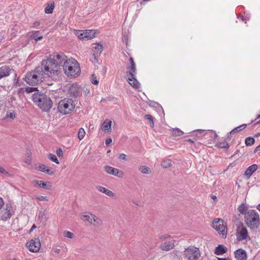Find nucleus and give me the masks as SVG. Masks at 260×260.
I'll return each mask as SVG.
<instances>
[{"mask_svg":"<svg viewBox=\"0 0 260 260\" xmlns=\"http://www.w3.org/2000/svg\"><path fill=\"white\" fill-rule=\"evenodd\" d=\"M260 148V144L255 148V152L258 151Z\"/></svg>","mask_w":260,"mask_h":260,"instance_id":"052dcab7","label":"nucleus"},{"mask_svg":"<svg viewBox=\"0 0 260 260\" xmlns=\"http://www.w3.org/2000/svg\"><path fill=\"white\" fill-rule=\"evenodd\" d=\"M128 83L133 87L138 89L140 87V84L135 78V75H133L132 78L127 77Z\"/></svg>","mask_w":260,"mask_h":260,"instance_id":"a211bd4d","label":"nucleus"},{"mask_svg":"<svg viewBox=\"0 0 260 260\" xmlns=\"http://www.w3.org/2000/svg\"><path fill=\"white\" fill-rule=\"evenodd\" d=\"M83 32L85 34V39L90 40L95 37V31L94 30H83Z\"/></svg>","mask_w":260,"mask_h":260,"instance_id":"5701e85b","label":"nucleus"},{"mask_svg":"<svg viewBox=\"0 0 260 260\" xmlns=\"http://www.w3.org/2000/svg\"><path fill=\"white\" fill-rule=\"evenodd\" d=\"M187 141L191 143H193L194 142V140L191 139H189L188 140H187Z\"/></svg>","mask_w":260,"mask_h":260,"instance_id":"680f3d73","label":"nucleus"},{"mask_svg":"<svg viewBox=\"0 0 260 260\" xmlns=\"http://www.w3.org/2000/svg\"><path fill=\"white\" fill-rule=\"evenodd\" d=\"M83 32V30H78L76 31L75 35L80 39H85L86 36Z\"/></svg>","mask_w":260,"mask_h":260,"instance_id":"473e14b6","label":"nucleus"},{"mask_svg":"<svg viewBox=\"0 0 260 260\" xmlns=\"http://www.w3.org/2000/svg\"><path fill=\"white\" fill-rule=\"evenodd\" d=\"M255 136L256 137L259 136H260V133H257Z\"/></svg>","mask_w":260,"mask_h":260,"instance_id":"69168bd1","label":"nucleus"},{"mask_svg":"<svg viewBox=\"0 0 260 260\" xmlns=\"http://www.w3.org/2000/svg\"><path fill=\"white\" fill-rule=\"evenodd\" d=\"M241 19L243 21L244 20V16H241Z\"/></svg>","mask_w":260,"mask_h":260,"instance_id":"338daca9","label":"nucleus"},{"mask_svg":"<svg viewBox=\"0 0 260 260\" xmlns=\"http://www.w3.org/2000/svg\"><path fill=\"white\" fill-rule=\"evenodd\" d=\"M43 70L40 67L34 71L27 73L24 78V81L30 85L35 86L41 83L44 79Z\"/></svg>","mask_w":260,"mask_h":260,"instance_id":"20e7f679","label":"nucleus"},{"mask_svg":"<svg viewBox=\"0 0 260 260\" xmlns=\"http://www.w3.org/2000/svg\"><path fill=\"white\" fill-rule=\"evenodd\" d=\"M34 184L36 186L43 188H50L51 187L49 182H44L41 180H35L34 181Z\"/></svg>","mask_w":260,"mask_h":260,"instance_id":"dca6fc26","label":"nucleus"},{"mask_svg":"<svg viewBox=\"0 0 260 260\" xmlns=\"http://www.w3.org/2000/svg\"><path fill=\"white\" fill-rule=\"evenodd\" d=\"M15 117V113L14 111L8 112L6 115V117L7 118H10L11 119H13Z\"/></svg>","mask_w":260,"mask_h":260,"instance_id":"4c0bfd02","label":"nucleus"},{"mask_svg":"<svg viewBox=\"0 0 260 260\" xmlns=\"http://www.w3.org/2000/svg\"><path fill=\"white\" fill-rule=\"evenodd\" d=\"M11 70V69L7 66L0 68V79L8 76L10 74Z\"/></svg>","mask_w":260,"mask_h":260,"instance_id":"6ab92c4d","label":"nucleus"},{"mask_svg":"<svg viewBox=\"0 0 260 260\" xmlns=\"http://www.w3.org/2000/svg\"><path fill=\"white\" fill-rule=\"evenodd\" d=\"M96 189L100 192L104 193L110 197H114L115 196V193L114 192H113L112 191L107 189L104 187L101 186H98L96 187Z\"/></svg>","mask_w":260,"mask_h":260,"instance_id":"412c9836","label":"nucleus"},{"mask_svg":"<svg viewBox=\"0 0 260 260\" xmlns=\"http://www.w3.org/2000/svg\"><path fill=\"white\" fill-rule=\"evenodd\" d=\"M182 256L186 260H197L201 256V252L198 247L190 246L184 249Z\"/></svg>","mask_w":260,"mask_h":260,"instance_id":"0eeeda50","label":"nucleus"},{"mask_svg":"<svg viewBox=\"0 0 260 260\" xmlns=\"http://www.w3.org/2000/svg\"><path fill=\"white\" fill-rule=\"evenodd\" d=\"M245 222L250 229H255L259 224V217L258 213L255 210H250L245 215Z\"/></svg>","mask_w":260,"mask_h":260,"instance_id":"423d86ee","label":"nucleus"},{"mask_svg":"<svg viewBox=\"0 0 260 260\" xmlns=\"http://www.w3.org/2000/svg\"><path fill=\"white\" fill-rule=\"evenodd\" d=\"M219 260H228L226 258H221V259H219Z\"/></svg>","mask_w":260,"mask_h":260,"instance_id":"774afa93","label":"nucleus"},{"mask_svg":"<svg viewBox=\"0 0 260 260\" xmlns=\"http://www.w3.org/2000/svg\"><path fill=\"white\" fill-rule=\"evenodd\" d=\"M91 82L92 84L97 85L99 83V81L97 80L96 76L93 74L91 78Z\"/></svg>","mask_w":260,"mask_h":260,"instance_id":"37998d69","label":"nucleus"},{"mask_svg":"<svg viewBox=\"0 0 260 260\" xmlns=\"http://www.w3.org/2000/svg\"><path fill=\"white\" fill-rule=\"evenodd\" d=\"M246 126H247L246 124H243L239 126H237V127L234 128L232 131H231L230 134H235L236 133L239 132L241 131V130L245 128Z\"/></svg>","mask_w":260,"mask_h":260,"instance_id":"c85d7f7f","label":"nucleus"},{"mask_svg":"<svg viewBox=\"0 0 260 260\" xmlns=\"http://www.w3.org/2000/svg\"><path fill=\"white\" fill-rule=\"evenodd\" d=\"M236 236L237 240L240 241L247 239L249 236L246 228L243 225L239 226L237 229Z\"/></svg>","mask_w":260,"mask_h":260,"instance_id":"9d476101","label":"nucleus"},{"mask_svg":"<svg viewBox=\"0 0 260 260\" xmlns=\"http://www.w3.org/2000/svg\"><path fill=\"white\" fill-rule=\"evenodd\" d=\"M46 214L45 211H40L39 214V218L43 219H46Z\"/></svg>","mask_w":260,"mask_h":260,"instance_id":"de8ad7c7","label":"nucleus"},{"mask_svg":"<svg viewBox=\"0 0 260 260\" xmlns=\"http://www.w3.org/2000/svg\"><path fill=\"white\" fill-rule=\"evenodd\" d=\"M139 170L143 174H149L151 173L150 169L145 166H140Z\"/></svg>","mask_w":260,"mask_h":260,"instance_id":"bb28decb","label":"nucleus"},{"mask_svg":"<svg viewBox=\"0 0 260 260\" xmlns=\"http://www.w3.org/2000/svg\"><path fill=\"white\" fill-rule=\"evenodd\" d=\"M54 3L53 1L51 2L45 8V12L46 14H51L54 9Z\"/></svg>","mask_w":260,"mask_h":260,"instance_id":"b1692460","label":"nucleus"},{"mask_svg":"<svg viewBox=\"0 0 260 260\" xmlns=\"http://www.w3.org/2000/svg\"><path fill=\"white\" fill-rule=\"evenodd\" d=\"M118 158L119 159L123 160H127V155L124 153H121V154H119Z\"/></svg>","mask_w":260,"mask_h":260,"instance_id":"79ce46f5","label":"nucleus"},{"mask_svg":"<svg viewBox=\"0 0 260 260\" xmlns=\"http://www.w3.org/2000/svg\"><path fill=\"white\" fill-rule=\"evenodd\" d=\"M174 247V242L173 241L165 242L160 246V248L162 250L169 251Z\"/></svg>","mask_w":260,"mask_h":260,"instance_id":"f3484780","label":"nucleus"},{"mask_svg":"<svg viewBox=\"0 0 260 260\" xmlns=\"http://www.w3.org/2000/svg\"><path fill=\"white\" fill-rule=\"evenodd\" d=\"M46 168L47 167L45 165L41 164L38 167V170L42 172H44Z\"/></svg>","mask_w":260,"mask_h":260,"instance_id":"c03bdc74","label":"nucleus"},{"mask_svg":"<svg viewBox=\"0 0 260 260\" xmlns=\"http://www.w3.org/2000/svg\"><path fill=\"white\" fill-rule=\"evenodd\" d=\"M144 118L149 120V121L150 122V126L151 127H154V122H153V117L151 115H149V114L145 115L144 116Z\"/></svg>","mask_w":260,"mask_h":260,"instance_id":"c9c22d12","label":"nucleus"},{"mask_svg":"<svg viewBox=\"0 0 260 260\" xmlns=\"http://www.w3.org/2000/svg\"><path fill=\"white\" fill-rule=\"evenodd\" d=\"M34 25L35 26H38V25H40V22H38V21H36V22H35L34 23Z\"/></svg>","mask_w":260,"mask_h":260,"instance_id":"4d7b16f0","label":"nucleus"},{"mask_svg":"<svg viewBox=\"0 0 260 260\" xmlns=\"http://www.w3.org/2000/svg\"><path fill=\"white\" fill-rule=\"evenodd\" d=\"M111 121L105 120L102 125V129L103 131L109 130L111 128Z\"/></svg>","mask_w":260,"mask_h":260,"instance_id":"cd10ccee","label":"nucleus"},{"mask_svg":"<svg viewBox=\"0 0 260 260\" xmlns=\"http://www.w3.org/2000/svg\"><path fill=\"white\" fill-rule=\"evenodd\" d=\"M218 146L219 147V148H229V145L226 143H219L218 144Z\"/></svg>","mask_w":260,"mask_h":260,"instance_id":"a18cd8bd","label":"nucleus"},{"mask_svg":"<svg viewBox=\"0 0 260 260\" xmlns=\"http://www.w3.org/2000/svg\"><path fill=\"white\" fill-rule=\"evenodd\" d=\"M26 247L32 252H38L41 247V242L39 238L31 239L26 243Z\"/></svg>","mask_w":260,"mask_h":260,"instance_id":"1a4fd4ad","label":"nucleus"},{"mask_svg":"<svg viewBox=\"0 0 260 260\" xmlns=\"http://www.w3.org/2000/svg\"><path fill=\"white\" fill-rule=\"evenodd\" d=\"M257 209L260 211V204L257 206Z\"/></svg>","mask_w":260,"mask_h":260,"instance_id":"e2e57ef3","label":"nucleus"},{"mask_svg":"<svg viewBox=\"0 0 260 260\" xmlns=\"http://www.w3.org/2000/svg\"><path fill=\"white\" fill-rule=\"evenodd\" d=\"M81 88L76 83L73 84L69 88V92L71 96L77 98L81 94Z\"/></svg>","mask_w":260,"mask_h":260,"instance_id":"ddd939ff","label":"nucleus"},{"mask_svg":"<svg viewBox=\"0 0 260 260\" xmlns=\"http://www.w3.org/2000/svg\"><path fill=\"white\" fill-rule=\"evenodd\" d=\"M12 214V207L10 204H6L5 208L0 212V218L6 220L10 218Z\"/></svg>","mask_w":260,"mask_h":260,"instance_id":"9b49d317","label":"nucleus"},{"mask_svg":"<svg viewBox=\"0 0 260 260\" xmlns=\"http://www.w3.org/2000/svg\"><path fill=\"white\" fill-rule=\"evenodd\" d=\"M54 251L57 253H58L60 252V249L58 248H55L54 249Z\"/></svg>","mask_w":260,"mask_h":260,"instance_id":"bf43d9fd","label":"nucleus"},{"mask_svg":"<svg viewBox=\"0 0 260 260\" xmlns=\"http://www.w3.org/2000/svg\"><path fill=\"white\" fill-rule=\"evenodd\" d=\"M238 210H239V212H240L241 213H244V209H243V207H240L238 208Z\"/></svg>","mask_w":260,"mask_h":260,"instance_id":"5fc2aeb1","label":"nucleus"},{"mask_svg":"<svg viewBox=\"0 0 260 260\" xmlns=\"http://www.w3.org/2000/svg\"><path fill=\"white\" fill-rule=\"evenodd\" d=\"M75 106L76 104L72 99H64L58 103L57 109L60 113L66 115L71 113Z\"/></svg>","mask_w":260,"mask_h":260,"instance_id":"39448f33","label":"nucleus"},{"mask_svg":"<svg viewBox=\"0 0 260 260\" xmlns=\"http://www.w3.org/2000/svg\"><path fill=\"white\" fill-rule=\"evenodd\" d=\"M212 226L222 237H226L227 234L226 223L222 219L219 218L214 219Z\"/></svg>","mask_w":260,"mask_h":260,"instance_id":"6e6552de","label":"nucleus"},{"mask_svg":"<svg viewBox=\"0 0 260 260\" xmlns=\"http://www.w3.org/2000/svg\"><path fill=\"white\" fill-rule=\"evenodd\" d=\"M94 54L100 55L103 51V46L99 44H94Z\"/></svg>","mask_w":260,"mask_h":260,"instance_id":"393cba45","label":"nucleus"},{"mask_svg":"<svg viewBox=\"0 0 260 260\" xmlns=\"http://www.w3.org/2000/svg\"><path fill=\"white\" fill-rule=\"evenodd\" d=\"M44 173H46L49 175H52L53 174V171L51 170V169L50 168L47 167Z\"/></svg>","mask_w":260,"mask_h":260,"instance_id":"09e8293b","label":"nucleus"},{"mask_svg":"<svg viewBox=\"0 0 260 260\" xmlns=\"http://www.w3.org/2000/svg\"><path fill=\"white\" fill-rule=\"evenodd\" d=\"M0 173L5 174L9 175V173L2 167L0 166Z\"/></svg>","mask_w":260,"mask_h":260,"instance_id":"8fccbe9b","label":"nucleus"},{"mask_svg":"<svg viewBox=\"0 0 260 260\" xmlns=\"http://www.w3.org/2000/svg\"><path fill=\"white\" fill-rule=\"evenodd\" d=\"M64 237L72 239L74 237L73 233L69 231H64L63 233Z\"/></svg>","mask_w":260,"mask_h":260,"instance_id":"58836bf2","label":"nucleus"},{"mask_svg":"<svg viewBox=\"0 0 260 260\" xmlns=\"http://www.w3.org/2000/svg\"><path fill=\"white\" fill-rule=\"evenodd\" d=\"M257 169V166L255 164L249 166L245 172L244 176L249 178Z\"/></svg>","mask_w":260,"mask_h":260,"instance_id":"aec40b11","label":"nucleus"},{"mask_svg":"<svg viewBox=\"0 0 260 260\" xmlns=\"http://www.w3.org/2000/svg\"><path fill=\"white\" fill-rule=\"evenodd\" d=\"M127 69L128 71L126 72V76L132 78V76L135 75L136 74V64L132 57L129 59V64Z\"/></svg>","mask_w":260,"mask_h":260,"instance_id":"4468645a","label":"nucleus"},{"mask_svg":"<svg viewBox=\"0 0 260 260\" xmlns=\"http://www.w3.org/2000/svg\"><path fill=\"white\" fill-rule=\"evenodd\" d=\"M64 58L63 64L62 66L64 73L68 76H78L80 72V67L77 61L70 58L66 59Z\"/></svg>","mask_w":260,"mask_h":260,"instance_id":"7ed1b4c3","label":"nucleus"},{"mask_svg":"<svg viewBox=\"0 0 260 260\" xmlns=\"http://www.w3.org/2000/svg\"><path fill=\"white\" fill-rule=\"evenodd\" d=\"M98 56L96 54H94L93 53L91 56V57H90V60L92 62H95L98 61L97 60V56Z\"/></svg>","mask_w":260,"mask_h":260,"instance_id":"49530a36","label":"nucleus"},{"mask_svg":"<svg viewBox=\"0 0 260 260\" xmlns=\"http://www.w3.org/2000/svg\"><path fill=\"white\" fill-rule=\"evenodd\" d=\"M85 135V131L83 128H80L78 133V138L80 140H82Z\"/></svg>","mask_w":260,"mask_h":260,"instance_id":"2f4dec72","label":"nucleus"},{"mask_svg":"<svg viewBox=\"0 0 260 260\" xmlns=\"http://www.w3.org/2000/svg\"><path fill=\"white\" fill-rule=\"evenodd\" d=\"M35 228H36V225L35 224H34L32 226V227H31V229L30 230V232H31L32 231H33Z\"/></svg>","mask_w":260,"mask_h":260,"instance_id":"13d9d810","label":"nucleus"},{"mask_svg":"<svg viewBox=\"0 0 260 260\" xmlns=\"http://www.w3.org/2000/svg\"><path fill=\"white\" fill-rule=\"evenodd\" d=\"M93 214L89 213L88 214L83 215V217L84 220L87 221L89 224L92 222V217L93 216Z\"/></svg>","mask_w":260,"mask_h":260,"instance_id":"7c9ffc66","label":"nucleus"},{"mask_svg":"<svg viewBox=\"0 0 260 260\" xmlns=\"http://www.w3.org/2000/svg\"><path fill=\"white\" fill-rule=\"evenodd\" d=\"M56 152V154L59 157L61 156L63 154L62 150L60 148L57 149Z\"/></svg>","mask_w":260,"mask_h":260,"instance_id":"3c124183","label":"nucleus"},{"mask_svg":"<svg viewBox=\"0 0 260 260\" xmlns=\"http://www.w3.org/2000/svg\"><path fill=\"white\" fill-rule=\"evenodd\" d=\"M112 139L111 138H108L105 141V144L107 145H108L110 144H111L112 143Z\"/></svg>","mask_w":260,"mask_h":260,"instance_id":"603ef678","label":"nucleus"},{"mask_svg":"<svg viewBox=\"0 0 260 260\" xmlns=\"http://www.w3.org/2000/svg\"><path fill=\"white\" fill-rule=\"evenodd\" d=\"M4 201L2 198L0 197V209L2 208L3 206L4 205Z\"/></svg>","mask_w":260,"mask_h":260,"instance_id":"864d4df0","label":"nucleus"},{"mask_svg":"<svg viewBox=\"0 0 260 260\" xmlns=\"http://www.w3.org/2000/svg\"><path fill=\"white\" fill-rule=\"evenodd\" d=\"M183 134V132L179 128H174L172 131V135L174 136H180Z\"/></svg>","mask_w":260,"mask_h":260,"instance_id":"f704fd0d","label":"nucleus"},{"mask_svg":"<svg viewBox=\"0 0 260 260\" xmlns=\"http://www.w3.org/2000/svg\"><path fill=\"white\" fill-rule=\"evenodd\" d=\"M36 90L38 91L37 87H28L25 88V91L27 93L32 92H34V91H35Z\"/></svg>","mask_w":260,"mask_h":260,"instance_id":"ea45409f","label":"nucleus"},{"mask_svg":"<svg viewBox=\"0 0 260 260\" xmlns=\"http://www.w3.org/2000/svg\"><path fill=\"white\" fill-rule=\"evenodd\" d=\"M254 142L255 140L254 138L252 137H248L246 138L245 141V144L247 146H251L254 143Z\"/></svg>","mask_w":260,"mask_h":260,"instance_id":"72a5a7b5","label":"nucleus"},{"mask_svg":"<svg viewBox=\"0 0 260 260\" xmlns=\"http://www.w3.org/2000/svg\"><path fill=\"white\" fill-rule=\"evenodd\" d=\"M32 101L43 112H48L53 106V102L49 97L40 92L32 95Z\"/></svg>","mask_w":260,"mask_h":260,"instance_id":"f03ea898","label":"nucleus"},{"mask_svg":"<svg viewBox=\"0 0 260 260\" xmlns=\"http://www.w3.org/2000/svg\"><path fill=\"white\" fill-rule=\"evenodd\" d=\"M212 199H213V200H215V199H216V196H213L212 197Z\"/></svg>","mask_w":260,"mask_h":260,"instance_id":"0e129e2a","label":"nucleus"},{"mask_svg":"<svg viewBox=\"0 0 260 260\" xmlns=\"http://www.w3.org/2000/svg\"><path fill=\"white\" fill-rule=\"evenodd\" d=\"M105 172L110 175H114L117 177L123 178L124 176V173L122 171L118 169L113 168L109 166H106L104 167Z\"/></svg>","mask_w":260,"mask_h":260,"instance_id":"f8f14e48","label":"nucleus"},{"mask_svg":"<svg viewBox=\"0 0 260 260\" xmlns=\"http://www.w3.org/2000/svg\"><path fill=\"white\" fill-rule=\"evenodd\" d=\"M42 38H43V37L42 36H41V37H39L38 38H35V40H36V41H38L39 40H41Z\"/></svg>","mask_w":260,"mask_h":260,"instance_id":"6e6d98bb","label":"nucleus"},{"mask_svg":"<svg viewBox=\"0 0 260 260\" xmlns=\"http://www.w3.org/2000/svg\"><path fill=\"white\" fill-rule=\"evenodd\" d=\"M235 256L237 260H246L247 258L246 251L242 249H238L234 252Z\"/></svg>","mask_w":260,"mask_h":260,"instance_id":"2eb2a0df","label":"nucleus"},{"mask_svg":"<svg viewBox=\"0 0 260 260\" xmlns=\"http://www.w3.org/2000/svg\"><path fill=\"white\" fill-rule=\"evenodd\" d=\"M35 199L40 201L47 202L48 201V199L47 197H44L42 196H37L35 197Z\"/></svg>","mask_w":260,"mask_h":260,"instance_id":"a19ab883","label":"nucleus"},{"mask_svg":"<svg viewBox=\"0 0 260 260\" xmlns=\"http://www.w3.org/2000/svg\"><path fill=\"white\" fill-rule=\"evenodd\" d=\"M226 252L225 247L222 245H219L216 247L215 250V253L217 255L222 254Z\"/></svg>","mask_w":260,"mask_h":260,"instance_id":"a878e982","label":"nucleus"},{"mask_svg":"<svg viewBox=\"0 0 260 260\" xmlns=\"http://www.w3.org/2000/svg\"><path fill=\"white\" fill-rule=\"evenodd\" d=\"M67 56L64 55L57 54L52 58H50L44 60L42 62L41 69L43 73L49 77H53L59 74L60 70V64Z\"/></svg>","mask_w":260,"mask_h":260,"instance_id":"f257e3e1","label":"nucleus"},{"mask_svg":"<svg viewBox=\"0 0 260 260\" xmlns=\"http://www.w3.org/2000/svg\"><path fill=\"white\" fill-rule=\"evenodd\" d=\"M172 165V161L170 159H164L161 164V167L164 168H168L171 167Z\"/></svg>","mask_w":260,"mask_h":260,"instance_id":"c756f323","label":"nucleus"},{"mask_svg":"<svg viewBox=\"0 0 260 260\" xmlns=\"http://www.w3.org/2000/svg\"><path fill=\"white\" fill-rule=\"evenodd\" d=\"M92 217V222L90 223V224L95 226H100L103 224V221L100 218L97 217L94 214L93 215Z\"/></svg>","mask_w":260,"mask_h":260,"instance_id":"4be33fe9","label":"nucleus"},{"mask_svg":"<svg viewBox=\"0 0 260 260\" xmlns=\"http://www.w3.org/2000/svg\"><path fill=\"white\" fill-rule=\"evenodd\" d=\"M48 158L51 160H52V161L55 162L56 164H59V161H58V159L57 158V157L55 155H54L53 154L49 153L48 154Z\"/></svg>","mask_w":260,"mask_h":260,"instance_id":"e433bc0d","label":"nucleus"}]
</instances>
